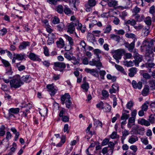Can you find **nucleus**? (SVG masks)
Returning <instances> with one entry per match:
<instances>
[{"label": "nucleus", "mask_w": 155, "mask_h": 155, "mask_svg": "<svg viewBox=\"0 0 155 155\" xmlns=\"http://www.w3.org/2000/svg\"><path fill=\"white\" fill-rule=\"evenodd\" d=\"M132 84L133 87L134 89H138L140 90L142 88V83L141 81H139L138 83H137L135 81L133 80Z\"/></svg>", "instance_id": "11"}, {"label": "nucleus", "mask_w": 155, "mask_h": 155, "mask_svg": "<svg viewBox=\"0 0 155 155\" xmlns=\"http://www.w3.org/2000/svg\"><path fill=\"white\" fill-rule=\"evenodd\" d=\"M143 76L146 79H149L151 78V76L147 73H144L143 74Z\"/></svg>", "instance_id": "55"}, {"label": "nucleus", "mask_w": 155, "mask_h": 155, "mask_svg": "<svg viewBox=\"0 0 155 155\" xmlns=\"http://www.w3.org/2000/svg\"><path fill=\"white\" fill-rule=\"evenodd\" d=\"M88 4L89 6L93 7L96 5V1L95 0H89Z\"/></svg>", "instance_id": "39"}, {"label": "nucleus", "mask_w": 155, "mask_h": 155, "mask_svg": "<svg viewBox=\"0 0 155 155\" xmlns=\"http://www.w3.org/2000/svg\"><path fill=\"white\" fill-rule=\"evenodd\" d=\"M135 118L131 117L129 119L128 122L127 124V127L130 128L134 124Z\"/></svg>", "instance_id": "23"}, {"label": "nucleus", "mask_w": 155, "mask_h": 155, "mask_svg": "<svg viewBox=\"0 0 155 155\" xmlns=\"http://www.w3.org/2000/svg\"><path fill=\"white\" fill-rule=\"evenodd\" d=\"M152 51L147 52L145 54V59L148 62L152 61L154 59Z\"/></svg>", "instance_id": "9"}, {"label": "nucleus", "mask_w": 155, "mask_h": 155, "mask_svg": "<svg viewBox=\"0 0 155 155\" xmlns=\"http://www.w3.org/2000/svg\"><path fill=\"white\" fill-rule=\"evenodd\" d=\"M69 54H71V55H73V53H70L69 54L68 53H66L64 54V57L66 58L67 59H68L69 60H71L72 59V57H71L70 55Z\"/></svg>", "instance_id": "48"}, {"label": "nucleus", "mask_w": 155, "mask_h": 155, "mask_svg": "<svg viewBox=\"0 0 155 155\" xmlns=\"http://www.w3.org/2000/svg\"><path fill=\"white\" fill-rule=\"evenodd\" d=\"M84 71L87 73H90L95 77H97L98 76V71H97V69H91L88 68H86Z\"/></svg>", "instance_id": "7"}, {"label": "nucleus", "mask_w": 155, "mask_h": 155, "mask_svg": "<svg viewBox=\"0 0 155 155\" xmlns=\"http://www.w3.org/2000/svg\"><path fill=\"white\" fill-rule=\"evenodd\" d=\"M120 21L119 19L116 17H115L113 20V22L116 25H118L119 24Z\"/></svg>", "instance_id": "62"}, {"label": "nucleus", "mask_w": 155, "mask_h": 155, "mask_svg": "<svg viewBox=\"0 0 155 155\" xmlns=\"http://www.w3.org/2000/svg\"><path fill=\"white\" fill-rule=\"evenodd\" d=\"M64 103L65 104L66 107L67 108H69L70 107L72 103L70 100L67 101H65Z\"/></svg>", "instance_id": "63"}, {"label": "nucleus", "mask_w": 155, "mask_h": 155, "mask_svg": "<svg viewBox=\"0 0 155 155\" xmlns=\"http://www.w3.org/2000/svg\"><path fill=\"white\" fill-rule=\"evenodd\" d=\"M44 53L45 55L46 56H48L49 55V54L48 53V48L46 46H45L44 47Z\"/></svg>", "instance_id": "61"}, {"label": "nucleus", "mask_w": 155, "mask_h": 155, "mask_svg": "<svg viewBox=\"0 0 155 155\" xmlns=\"http://www.w3.org/2000/svg\"><path fill=\"white\" fill-rule=\"evenodd\" d=\"M70 96L68 93H65L62 95L61 97V101L62 102V104H64V102L70 100Z\"/></svg>", "instance_id": "18"}, {"label": "nucleus", "mask_w": 155, "mask_h": 155, "mask_svg": "<svg viewBox=\"0 0 155 155\" xmlns=\"http://www.w3.org/2000/svg\"><path fill=\"white\" fill-rule=\"evenodd\" d=\"M56 10L58 13L62 14L63 11V7L62 5H58L56 8Z\"/></svg>", "instance_id": "33"}, {"label": "nucleus", "mask_w": 155, "mask_h": 155, "mask_svg": "<svg viewBox=\"0 0 155 155\" xmlns=\"http://www.w3.org/2000/svg\"><path fill=\"white\" fill-rule=\"evenodd\" d=\"M2 62L6 67L8 68L11 66L10 63L7 61L3 60Z\"/></svg>", "instance_id": "60"}, {"label": "nucleus", "mask_w": 155, "mask_h": 155, "mask_svg": "<svg viewBox=\"0 0 155 155\" xmlns=\"http://www.w3.org/2000/svg\"><path fill=\"white\" fill-rule=\"evenodd\" d=\"M149 27L147 26V27H145L142 30V32L143 33L144 36H147L150 33L149 31Z\"/></svg>", "instance_id": "32"}, {"label": "nucleus", "mask_w": 155, "mask_h": 155, "mask_svg": "<svg viewBox=\"0 0 155 155\" xmlns=\"http://www.w3.org/2000/svg\"><path fill=\"white\" fill-rule=\"evenodd\" d=\"M10 84L11 88H17L20 87L24 84V82L21 81L20 76L17 75L12 80L10 81Z\"/></svg>", "instance_id": "1"}, {"label": "nucleus", "mask_w": 155, "mask_h": 155, "mask_svg": "<svg viewBox=\"0 0 155 155\" xmlns=\"http://www.w3.org/2000/svg\"><path fill=\"white\" fill-rule=\"evenodd\" d=\"M117 4V2L114 0H111L109 2L108 5L110 7H114L116 6Z\"/></svg>", "instance_id": "30"}, {"label": "nucleus", "mask_w": 155, "mask_h": 155, "mask_svg": "<svg viewBox=\"0 0 155 155\" xmlns=\"http://www.w3.org/2000/svg\"><path fill=\"white\" fill-rule=\"evenodd\" d=\"M134 103L132 101H130L128 102L126 105V107L129 109L131 110V107L134 105Z\"/></svg>", "instance_id": "40"}, {"label": "nucleus", "mask_w": 155, "mask_h": 155, "mask_svg": "<svg viewBox=\"0 0 155 155\" xmlns=\"http://www.w3.org/2000/svg\"><path fill=\"white\" fill-rule=\"evenodd\" d=\"M155 41L154 40H151L149 42L147 40H145L143 42L141 46V49L142 51H151L153 46V43Z\"/></svg>", "instance_id": "2"}, {"label": "nucleus", "mask_w": 155, "mask_h": 155, "mask_svg": "<svg viewBox=\"0 0 155 155\" xmlns=\"http://www.w3.org/2000/svg\"><path fill=\"white\" fill-rule=\"evenodd\" d=\"M28 57L32 61H40L41 60V59L39 58L38 55H36L34 53H30Z\"/></svg>", "instance_id": "17"}, {"label": "nucleus", "mask_w": 155, "mask_h": 155, "mask_svg": "<svg viewBox=\"0 0 155 155\" xmlns=\"http://www.w3.org/2000/svg\"><path fill=\"white\" fill-rule=\"evenodd\" d=\"M149 91V89L148 87H144L142 91V94L144 96H145L147 95Z\"/></svg>", "instance_id": "31"}, {"label": "nucleus", "mask_w": 155, "mask_h": 155, "mask_svg": "<svg viewBox=\"0 0 155 155\" xmlns=\"http://www.w3.org/2000/svg\"><path fill=\"white\" fill-rule=\"evenodd\" d=\"M72 63H73L74 65L77 64L79 63V60L76 59V58L72 56Z\"/></svg>", "instance_id": "47"}, {"label": "nucleus", "mask_w": 155, "mask_h": 155, "mask_svg": "<svg viewBox=\"0 0 155 155\" xmlns=\"http://www.w3.org/2000/svg\"><path fill=\"white\" fill-rule=\"evenodd\" d=\"M47 2L50 4L55 5L56 4L57 2L58 1H63L65 2L66 1L65 0H47Z\"/></svg>", "instance_id": "41"}, {"label": "nucleus", "mask_w": 155, "mask_h": 155, "mask_svg": "<svg viewBox=\"0 0 155 155\" xmlns=\"http://www.w3.org/2000/svg\"><path fill=\"white\" fill-rule=\"evenodd\" d=\"M53 69L56 71H63L66 67V64L64 62H56L54 64Z\"/></svg>", "instance_id": "3"}, {"label": "nucleus", "mask_w": 155, "mask_h": 155, "mask_svg": "<svg viewBox=\"0 0 155 155\" xmlns=\"http://www.w3.org/2000/svg\"><path fill=\"white\" fill-rule=\"evenodd\" d=\"M124 20V24L126 25V27L128 28V31H130V27L128 25H127V24H130L131 20H128L127 21H126V20Z\"/></svg>", "instance_id": "56"}, {"label": "nucleus", "mask_w": 155, "mask_h": 155, "mask_svg": "<svg viewBox=\"0 0 155 155\" xmlns=\"http://www.w3.org/2000/svg\"><path fill=\"white\" fill-rule=\"evenodd\" d=\"M111 52L113 54V56L115 55L117 57L121 58V56L124 54L125 51L123 49H118L117 50H113L111 51Z\"/></svg>", "instance_id": "5"}, {"label": "nucleus", "mask_w": 155, "mask_h": 155, "mask_svg": "<svg viewBox=\"0 0 155 155\" xmlns=\"http://www.w3.org/2000/svg\"><path fill=\"white\" fill-rule=\"evenodd\" d=\"M16 58L19 61L22 60L25 57V54H16L15 55Z\"/></svg>", "instance_id": "25"}, {"label": "nucleus", "mask_w": 155, "mask_h": 155, "mask_svg": "<svg viewBox=\"0 0 155 155\" xmlns=\"http://www.w3.org/2000/svg\"><path fill=\"white\" fill-rule=\"evenodd\" d=\"M96 107L98 108H101L104 109V103L102 101H101L100 103L97 104L96 105Z\"/></svg>", "instance_id": "59"}, {"label": "nucleus", "mask_w": 155, "mask_h": 155, "mask_svg": "<svg viewBox=\"0 0 155 155\" xmlns=\"http://www.w3.org/2000/svg\"><path fill=\"white\" fill-rule=\"evenodd\" d=\"M89 64L91 66H95L97 68H100L102 66V63L100 60L96 61L94 59H92L89 62ZM99 69V68H98Z\"/></svg>", "instance_id": "8"}, {"label": "nucleus", "mask_w": 155, "mask_h": 155, "mask_svg": "<svg viewBox=\"0 0 155 155\" xmlns=\"http://www.w3.org/2000/svg\"><path fill=\"white\" fill-rule=\"evenodd\" d=\"M138 140V138L137 136L133 134L129 137L128 142L130 144H133L137 141Z\"/></svg>", "instance_id": "15"}, {"label": "nucleus", "mask_w": 155, "mask_h": 155, "mask_svg": "<svg viewBox=\"0 0 155 155\" xmlns=\"http://www.w3.org/2000/svg\"><path fill=\"white\" fill-rule=\"evenodd\" d=\"M6 71V74L4 75L5 76H6L7 75H12L13 71H12L11 66L7 68Z\"/></svg>", "instance_id": "29"}, {"label": "nucleus", "mask_w": 155, "mask_h": 155, "mask_svg": "<svg viewBox=\"0 0 155 155\" xmlns=\"http://www.w3.org/2000/svg\"><path fill=\"white\" fill-rule=\"evenodd\" d=\"M103 96L105 97H109V94L108 92L105 90H103L102 92Z\"/></svg>", "instance_id": "54"}, {"label": "nucleus", "mask_w": 155, "mask_h": 155, "mask_svg": "<svg viewBox=\"0 0 155 155\" xmlns=\"http://www.w3.org/2000/svg\"><path fill=\"white\" fill-rule=\"evenodd\" d=\"M46 87L51 96H54L58 90V89L54 87L53 84L47 85Z\"/></svg>", "instance_id": "4"}, {"label": "nucleus", "mask_w": 155, "mask_h": 155, "mask_svg": "<svg viewBox=\"0 0 155 155\" xmlns=\"http://www.w3.org/2000/svg\"><path fill=\"white\" fill-rule=\"evenodd\" d=\"M135 130L137 134L142 135L143 134V131H144V129L143 128L137 127Z\"/></svg>", "instance_id": "34"}, {"label": "nucleus", "mask_w": 155, "mask_h": 155, "mask_svg": "<svg viewBox=\"0 0 155 155\" xmlns=\"http://www.w3.org/2000/svg\"><path fill=\"white\" fill-rule=\"evenodd\" d=\"M99 74L100 75L101 78L103 80L104 79V76L106 74V72L105 71H101L99 72Z\"/></svg>", "instance_id": "52"}, {"label": "nucleus", "mask_w": 155, "mask_h": 155, "mask_svg": "<svg viewBox=\"0 0 155 155\" xmlns=\"http://www.w3.org/2000/svg\"><path fill=\"white\" fill-rule=\"evenodd\" d=\"M141 140L143 143L145 145H147L148 143L147 138L146 137L141 138Z\"/></svg>", "instance_id": "46"}, {"label": "nucleus", "mask_w": 155, "mask_h": 155, "mask_svg": "<svg viewBox=\"0 0 155 155\" xmlns=\"http://www.w3.org/2000/svg\"><path fill=\"white\" fill-rule=\"evenodd\" d=\"M127 12L126 11H124L121 12V13L120 14L119 16L121 18V19L123 20H125V18L126 16H127Z\"/></svg>", "instance_id": "38"}, {"label": "nucleus", "mask_w": 155, "mask_h": 155, "mask_svg": "<svg viewBox=\"0 0 155 155\" xmlns=\"http://www.w3.org/2000/svg\"><path fill=\"white\" fill-rule=\"evenodd\" d=\"M30 75H24L21 78V81L25 82H29L28 80L30 78Z\"/></svg>", "instance_id": "27"}, {"label": "nucleus", "mask_w": 155, "mask_h": 155, "mask_svg": "<svg viewBox=\"0 0 155 155\" xmlns=\"http://www.w3.org/2000/svg\"><path fill=\"white\" fill-rule=\"evenodd\" d=\"M111 107L108 103H106V106H105V109L106 112H109L111 110Z\"/></svg>", "instance_id": "50"}, {"label": "nucleus", "mask_w": 155, "mask_h": 155, "mask_svg": "<svg viewBox=\"0 0 155 155\" xmlns=\"http://www.w3.org/2000/svg\"><path fill=\"white\" fill-rule=\"evenodd\" d=\"M149 13L152 14L153 16L155 15V7L154 5L152 6L150 8Z\"/></svg>", "instance_id": "42"}, {"label": "nucleus", "mask_w": 155, "mask_h": 155, "mask_svg": "<svg viewBox=\"0 0 155 155\" xmlns=\"http://www.w3.org/2000/svg\"><path fill=\"white\" fill-rule=\"evenodd\" d=\"M149 103L148 101H146L144 104L142 105L141 107L142 110H143L144 111H146L147 110L148 107V105L147 104H149Z\"/></svg>", "instance_id": "36"}, {"label": "nucleus", "mask_w": 155, "mask_h": 155, "mask_svg": "<svg viewBox=\"0 0 155 155\" xmlns=\"http://www.w3.org/2000/svg\"><path fill=\"white\" fill-rule=\"evenodd\" d=\"M149 120L151 124H153L155 122V118L152 115H151L149 116Z\"/></svg>", "instance_id": "49"}, {"label": "nucleus", "mask_w": 155, "mask_h": 155, "mask_svg": "<svg viewBox=\"0 0 155 155\" xmlns=\"http://www.w3.org/2000/svg\"><path fill=\"white\" fill-rule=\"evenodd\" d=\"M0 136H2L5 134V127L2 126V127L0 128Z\"/></svg>", "instance_id": "45"}, {"label": "nucleus", "mask_w": 155, "mask_h": 155, "mask_svg": "<svg viewBox=\"0 0 155 155\" xmlns=\"http://www.w3.org/2000/svg\"><path fill=\"white\" fill-rule=\"evenodd\" d=\"M119 137V136L117 134V133L116 132H113L111 135V138L112 139L116 138Z\"/></svg>", "instance_id": "57"}, {"label": "nucleus", "mask_w": 155, "mask_h": 155, "mask_svg": "<svg viewBox=\"0 0 155 155\" xmlns=\"http://www.w3.org/2000/svg\"><path fill=\"white\" fill-rule=\"evenodd\" d=\"M48 39L47 41L48 45H51L54 43V38H55V36L53 33H50L48 35Z\"/></svg>", "instance_id": "14"}, {"label": "nucleus", "mask_w": 155, "mask_h": 155, "mask_svg": "<svg viewBox=\"0 0 155 155\" xmlns=\"http://www.w3.org/2000/svg\"><path fill=\"white\" fill-rule=\"evenodd\" d=\"M124 64L125 66L127 67H131L133 66V63L131 61H126L124 62Z\"/></svg>", "instance_id": "43"}, {"label": "nucleus", "mask_w": 155, "mask_h": 155, "mask_svg": "<svg viewBox=\"0 0 155 155\" xmlns=\"http://www.w3.org/2000/svg\"><path fill=\"white\" fill-rule=\"evenodd\" d=\"M81 87L86 92H87L89 87V85L88 83L85 82L81 85Z\"/></svg>", "instance_id": "26"}, {"label": "nucleus", "mask_w": 155, "mask_h": 155, "mask_svg": "<svg viewBox=\"0 0 155 155\" xmlns=\"http://www.w3.org/2000/svg\"><path fill=\"white\" fill-rule=\"evenodd\" d=\"M76 25V23L73 22L70 23L68 26L67 32L71 34H72L75 30V27Z\"/></svg>", "instance_id": "10"}, {"label": "nucleus", "mask_w": 155, "mask_h": 155, "mask_svg": "<svg viewBox=\"0 0 155 155\" xmlns=\"http://www.w3.org/2000/svg\"><path fill=\"white\" fill-rule=\"evenodd\" d=\"M64 13L67 15H68L71 14L72 12L71 11L70 9V8L67 7H65L64 8Z\"/></svg>", "instance_id": "51"}, {"label": "nucleus", "mask_w": 155, "mask_h": 155, "mask_svg": "<svg viewBox=\"0 0 155 155\" xmlns=\"http://www.w3.org/2000/svg\"><path fill=\"white\" fill-rule=\"evenodd\" d=\"M134 57L135 59V60L134 61L135 63V65L136 66H139V63L142 60V56L139 54H137V55L134 56Z\"/></svg>", "instance_id": "12"}, {"label": "nucleus", "mask_w": 155, "mask_h": 155, "mask_svg": "<svg viewBox=\"0 0 155 155\" xmlns=\"http://www.w3.org/2000/svg\"><path fill=\"white\" fill-rule=\"evenodd\" d=\"M130 117V115L126 114L125 113H123L121 117V120H125L127 119Z\"/></svg>", "instance_id": "37"}, {"label": "nucleus", "mask_w": 155, "mask_h": 155, "mask_svg": "<svg viewBox=\"0 0 155 155\" xmlns=\"http://www.w3.org/2000/svg\"><path fill=\"white\" fill-rule=\"evenodd\" d=\"M30 45L29 42L24 41L20 43V45L18 46V48L21 50L25 49L27 46H29Z\"/></svg>", "instance_id": "16"}, {"label": "nucleus", "mask_w": 155, "mask_h": 155, "mask_svg": "<svg viewBox=\"0 0 155 155\" xmlns=\"http://www.w3.org/2000/svg\"><path fill=\"white\" fill-rule=\"evenodd\" d=\"M111 30V26L110 25H107L105 28L104 33H108L110 32Z\"/></svg>", "instance_id": "44"}, {"label": "nucleus", "mask_w": 155, "mask_h": 155, "mask_svg": "<svg viewBox=\"0 0 155 155\" xmlns=\"http://www.w3.org/2000/svg\"><path fill=\"white\" fill-rule=\"evenodd\" d=\"M7 32V31L6 28H3L0 31V35L3 36Z\"/></svg>", "instance_id": "64"}, {"label": "nucleus", "mask_w": 155, "mask_h": 155, "mask_svg": "<svg viewBox=\"0 0 155 155\" xmlns=\"http://www.w3.org/2000/svg\"><path fill=\"white\" fill-rule=\"evenodd\" d=\"M22 106V107H25L28 106V105H31L29 107V109L32 107V105L30 103L26 104V102L25 101L21 103Z\"/></svg>", "instance_id": "53"}, {"label": "nucleus", "mask_w": 155, "mask_h": 155, "mask_svg": "<svg viewBox=\"0 0 155 155\" xmlns=\"http://www.w3.org/2000/svg\"><path fill=\"white\" fill-rule=\"evenodd\" d=\"M130 72L128 74L129 76L130 77H133L137 73V68H131L129 70Z\"/></svg>", "instance_id": "22"}, {"label": "nucleus", "mask_w": 155, "mask_h": 155, "mask_svg": "<svg viewBox=\"0 0 155 155\" xmlns=\"http://www.w3.org/2000/svg\"><path fill=\"white\" fill-rule=\"evenodd\" d=\"M64 37L66 40L68 41L71 48L74 45V42L72 38L71 37L66 35H64Z\"/></svg>", "instance_id": "21"}, {"label": "nucleus", "mask_w": 155, "mask_h": 155, "mask_svg": "<svg viewBox=\"0 0 155 155\" xmlns=\"http://www.w3.org/2000/svg\"><path fill=\"white\" fill-rule=\"evenodd\" d=\"M20 109L19 108H11L8 110V116L9 117H15L13 114H16L19 112Z\"/></svg>", "instance_id": "6"}, {"label": "nucleus", "mask_w": 155, "mask_h": 155, "mask_svg": "<svg viewBox=\"0 0 155 155\" xmlns=\"http://www.w3.org/2000/svg\"><path fill=\"white\" fill-rule=\"evenodd\" d=\"M56 43L57 47L59 48H62L65 46L64 41L61 38H60L59 40L56 41Z\"/></svg>", "instance_id": "19"}, {"label": "nucleus", "mask_w": 155, "mask_h": 155, "mask_svg": "<svg viewBox=\"0 0 155 155\" xmlns=\"http://www.w3.org/2000/svg\"><path fill=\"white\" fill-rule=\"evenodd\" d=\"M87 37V40L88 41L93 43L96 42L95 38L93 34L91 33H89Z\"/></svg>", "instance_id": "20"}, {"label": "nucleus", "mask_w": 155, "mask_h": 155, "mask_svg": "<svg viewBox=\"0 0 155 155\" xmlns=\"http://www.w3.org/2000/svg\"><path fill=\"white\" fill-rule=\"evenodd\" d=\"M144 22L147 25V26H149L151 25V18L149 16L147 17L144 20Z\"/></svg>", "instance_id": "35"}, {"label": "nucleus", "mask_w": 155, "mask_h": 155, "mask_svg": "<svg viewBox=\"0 0 155 155\" xmlns=\"http://www.w3.org/2000/svg\"><path fill=\"white\" fill-rule=\"evenodd\" d=\"M150 87L153 90H155V80H150L149 81Z\"/></svg>", "instance_id": "28"}, {"label": "nucleus", "mask_w": 155, "mask_h": 155, "mask_svg": "<svg viewBox=\"0 0 155 155\" xmlns=\"http://www.w3.org/2000/svg\"><path fill=\"white\" fill-rule=\"evenodd\" d=\"M59 22V19L56 17H55L53 18L52 20V22L54 24H56L58 23Z\"/></svg>", "instance_id": "58"}, {"label": "nucleus", "mask_w": 155, "mask_h": 155, "mask_svg": "<svg viewBox=\"0 0 155 155\" xmlns=\"http://www.w3.org/2000/svg\"><path fill=\"white\" fill-rule=\"evenodd\" d=\"M135 39H134L133 41L130 44L126 43L125 46L128 49L129 51L130 52H132L134 48L135 43Z\"/></svg>", "instance_id": "13"}, {"label": "nucleus", "mask_w": 155, "mask_h": 155, "mask_svg": "<svg viewBox=\"0 0 155 155\" xmlns=\"http://www.w3.org/2000/svg\"><path fill=\"white\" fill-rule=\"evenodd\" d=\"M110 39H113L117 41L118 43L120 42V41L121 39V38L119 36L114 34H111L110 35Z\"/></svg>", "instance_id": "24"}]
</instances>
